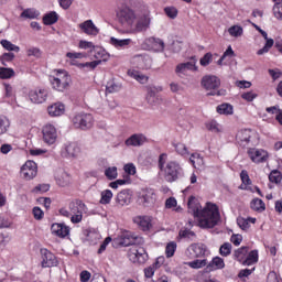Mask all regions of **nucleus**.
Returning a JSON list of instances; mask_svg holds the SVG:
<instances>
[{
    "label": "nucleus",
    "instance_id": "1",
    "mask_svg": "<svg viewBox=\"0 0 282 282\" xmlns=\"http://www.w3.org/2000/svg\"><path fill=\"white\" fill-rule=\"evenodd\" d=\"M116 17L118 23H120L122 28L128 29V34L147 32V30L151 28V21H153V17H151V11L145 10L138 15L135 13V10L127 6L119 7L116 11Z\"/></svg>",
    "mask_w": 282,
    "mask_h": 282
},
{
    "label": "nucleus",
    "instance_id": "2",
    "mask_svg": "<svg viewBox=\"0 0 282 282\" xmlns=\"http://www.w3.org/2000/svg\"><path fill=\"white\" fill-rule=\"evenodd\" d=\"M187 206L188 213L194 215L195 219L198 221L199 228H215V226L219 224V219H221L219 207L214 203H206L204 208H202L199 200L191 196Z\"/></svg>",
    "mask_w": 282,
    "mask_h": 282
},
{
    "label": "nucleus",
    "instance_id": "3",
    "mask_svg": "<svg viewBox=\"0 0 282 282\" xmlns=\"http://www.w3.org/2000/svg\"><path fill=\"white\" fill-rule=\"evenodd\" d=\"M82 58H87V53L70 51L66 53V63L72 65L73 67H77L84 72H91L102 63L101 59L80 63Z\"/></svg>",
    "mask_w": 282,
    "mask_h": 282
},
{
    "label": "nucleus",
    "instance_id": "4",
    "mask_svg": "<svg viewBox=\"0 0 282 282\" xmlns=\"http://www.w3.org/2000/svg\"><path fill=\"white\" fill-rule=\"evenodd\" d=\"M167 155L165 153L161 154L159 158V169L166 180V182H175L180 177V164L174 161H170L166 164ZM165 164V165H164Z\"/></svg>",
    "mask_w": 282,
    "mask_h": 282
},
{
    "label": "nucleus",
    "instance_id": "5",
    "mask_svg": "<svg viewBox=\"0 0 282 282\" xmlns=\"http://www.w3.org/2000/svg\"><path fill=\"white\" fill-rule=\"evenodd\" d=\"M50 84L55 91H65L72 85V75L65 69H56L50 76Z\"/></svg>",
    "mask_w": 282,
    "mask_h": 282
},
{
    "label": "nucleus",
    "instance_id": "6",
    "mask_svg": "<svg viewBox=\"0 0 282 282\" xmlns=\"http://www.w3.org/2000/svg\"><path fill=\"white\" fill-rule=\"evenodd\" d=\"M202 87L208 91L209 96H226V90L220 89L221 79L215 75H206L202 78Z\"/></svg>",
    "mask_w": 282,
    "mask_h": 282
},
{
    "label": "nucleus",
    "instance_id": "7",
    "mask_svg": "<svg viewBox=\"0 0 282 282\" xmlns=\"http://www.w3.org/2000/svg\"><path fill=\"white\" fill-rule=\"evenodd\" d=\"M70 121L75 129H80L82 131H88L94 127V116L85 111L75 112Z\"/></svg>",
    "mask_w": 282,
    "mask_h": 282
},
{
    "label": "nucleus",
    "instance_id": "8",
    "mask_svg": "<svg viewBox=\"0 0 282 282\" xmlns=\"http://www.w3.org/2000/svg\"><path fill=\"white\" fill-rule=\"evenodd\" d=\"M70 221L72 224H80L83 221V215L87 213V205L82 200H75L69 204Z\"/></svg>",
    "mask_w": 282,
    "mask_h": 282
},
{
    "label": "nucleus",
    "instance_id": "9",
    "mask_svg": "<svg viewBox=\"0 0 282 282\" xmlns=\"http://www.w3.org/2000/svg\"><path fill=\"white\" fill-rule=\"evenodd\" d=\"M128 258L132 263H147L149 253L143 247L133 245L128 252Z\"/></svg>",
    "mask_w": 282,
    "mask_h": 282
},
{
    "label": "nucleus",
    "instance_id": "10",
    "mask_svg": "<svg viewBox=\"0 0 282 282\" xmlns=\"http://www.w3.org/2000/svg\"><path fill=\"white\" fill-rule=\"evenodd\" d=\"M39 174V166L36 165V162L34 161H26L20 170V175L23 177V180H26L30 182V180H34L36 175Z\"/></svg>",
    "mask_w": 282,
    "mask_h": 282
},
{
    "label": "nucleus",
    "instance_id": "11",
    "mask_svg": "<svg viewBox=\"0 0 282 282\" xmlns=\"http://www.w3.org/2000/svg\"><path fill=\"white\" fill-rule=\"evenodd\" d=\"M50 90L46 88H33L29 91V99L34 105H43L47 101Z\"/></svg>",
    "mask_w": 282,
    "mask_h": 282
},
{
    "label": "nucleus",
    "instance_id": "12",
    "mask_svg": "<svg viewBox=\"0 0 282 282\" xmlns=\"http://www.w3.org/2000/svg\"><path fill=\"white\" fill-rule=\"evenodd\" d=\"M247 153L253 164H263V162H268L269 154L268 151L263 149L251 148Z\"/></svg>",
    "mask_w": 282,
    "mask_h": 282
},
{
    "label": "nucleus",
    "instance_id": "13",
    "mask_svg": "<svg viewBox=\"0 0 282 282\" xmlns=\"http://www.w3.org/2000/svg\"><path fill=\"white\" fill-rule=\"evenodd\" d=\"M44 142H56L58 140V130L54 123H46L42 127Z\"/></svg>",
    "mask_w": 282,
    "mask_h": 282
},
{
    "label": "nucleus",
    "instance_id": "14",
    "mask_svg": "<svg viewBox=\"0 0 282 282\" xmlns=\"http://www.w3.org/2000/svg\"><path fill=\"white\" fill-rule=\"evenodd\" d=\"M185 254L188 259H197L206 254V246L202 243H192L187 247Z\"/></svg>",
    "mask_w": 282,
    "mask_h": 282
},
{
    "label": "nucleus",
    "instance_id": "15",
    "mask_svg": "<svg viewBox=\"0 0 282 282\" xmlns=\"http://www.w3.org/2000/svg\"><path fill=\"white\" fill-rule=\"evenodd\" d=\"M42 254V268H56L58 265V259L47 249H41Z\"/></svg>",
    "mask_w": 282,
    "mask_h": 282
},
{
    "label": "nucleus",
    "instance_id": "16",
    "mask_svg": "<svg viewBox=\"0 0 282 282\" xmlns=\"http://www.w3.org/2000/svg\"><path fill=\"white\" fill-rule=\"evenodd\" d=\"M132 221L140 230H143V232H149V230L153 228V218L151 216H134Z\"/></svg>",
    "mask_w": 282,
    "mask_h": 282
},
{
    "label": "nucleus",
    "instance_id": "17",
    "mask_svg": "<svg viewBox=\"0 0 282 282\" xmlns=\"http://www.w3.org/2000/svg\"><path fill=\"white\" fill-rule=\"evenodd\" d=\"M66 106L65 104L61 102V101H56L52 105H50L46 108L47 115L50 116V118H61L62 116H65V111H66Z\"/></svg>",
    "mask_w": 282,
    "mask_h": 282
},
{
    "label": "nucleus",
    "instance_id": "18",
    "mask_svg": "<svg viewBox=\"0 0 282 282\" xmlns=\"http://www.w3.org/2000/svg\"><path fill=\"white\" fill-rule=\"evenodd\" d=\"M236 140L237 142H256L259 140V134L253 130L243 129L237 132Z\"/></svg>",
    "mask_w": 282,
    "mask_h": 282
},
{
    "label": "nucleus",
    "instance_id": "19",
    "mask_svg": "<svg viewBox=\"0 0 282 282\" xmlns=\"http://www.w3.org/2000/svg\"><path fill=\"white\" fill-rule=\"evenodd\" d=\"M151 56L149 55H134L131 58V65H133V67H138L139 69H149V67H151Z\"/></svg>",
    "mask_w": 282,
    "mask_h": 282
},
{
    "label": "nucleus",
    "instance_id": "20",
    "mask_svg": "<svg viewBox=\"0 0 282 282\" xmlns=\"http://www.w3.org/2000/svg\"><path fill=\"white\" fill-rule=\"evenodd\" d=\"M197 69L198 67L195 63L186 62V63H181L176 66L175 74L180 78H184V76H188V72H197Z\"/></svg>",
    "mask_w": 282,
    "mask_h": 282
},
{
    "label": "nucleus",
    "instance_id": "21",
    "mask_svg": "<svg viewBox=\"0 0 282 282\" xmlns=\"http://www.w3.org/2000/svg\"><path fill=\"white\" fill-rule=\"evenodd\" d=\"M176 120L180 127H188V124H191V109L187 107L178 108L176 112Z\"/></svg>",
    "mask_w": 282,
    "mask_h": 282
},
{
    "label": "nucleus",
    "instance_id": "22",
    "mask_svg": "<svg viewBox=\"0 0 282 282\" xmlns=\"http://www.w3.org/2000/svg\"><path fill=\"white\" fill-rule=\"evenodd\" d=\"M79 30L84 32V34H87V36H98L100 33V29L94 24V21L86 20L85 22L79 24Z\"/></svg>",
    "mask_w": 282,
    "mask_h": 282
},
{
    "label": "nucleus",
    "instance_id": "23",
    "mask_svg": "<svg viewBox=\"0 0 282 282\" xmlns=\"http://www.w3.org/2000/svg\"><path fill=\"white\" fill-rule=\"evenodd\" d=\"M51 232L59 239H65L69 235V228L65 224L55 223L51 226Z\"/></svg>",
    "mask_w": 282,
    "mask_h": 282
},
{
    "label": "nucleus",
    "instance_id": "24",
    "mask_svg": "<svg viewBox=\"0 0 282 282\" xmlns=\"http://www.w3.org/2000/svg\"><path fill=\"white\" fill-rule=\"evenodd\" d=\"M135 241H138V236H134L131 231H122L119 236L120 246H134Z\"/></svg>",
    "mask_w": 282,
    "mask_h": 282
},
{
    "label": "nucleus",
    "instance_id": "25",
    "mask_svg": "<svg viewBox=\"0 0 282 282\" xmlns=\"http://www.w3.org/2000/svg\"><path fill=\"white\" fill-rule=\"evenodd\" d=\"M80 148H78V144L76 142L67 143L62 150V155H64V158H78Z\"/></svg>",
    "mask_w": 282,
    "mask_h": 282
},
{
    "label": "nucleus",
    "instance_id": "26",
    "mask_svg": "<svg viewBox=\"0 0 282 282\" xmlns=\"http://www.w3.org/2000/svg\"><path fill=\"white\" fill-rule=\"evenodd\" d=\"M140 200L143 206H153V204H155V192H153V189H143Z\"/></svg>",
    "mask_w": 282,
    "mask_h": 282
},
{
    "label": "nucleus",
    "instance_id": "27",
    "mask_svg": "<svg viewBox=\"0 0 282 282\" xmlns=\"http://www.w3.org/2000/svg\"><path fill=\"white\" fill-rule=\"evenodd\" d=\"M261 36H263L265 44L262 48H260L257 54L258 56H263V54H268L270 50L274 46V40L268 37V33L265 31H261Z\"/></svg>",
    "mask_w": 282,
    "mask_h": 282
},
{
    "label": "nucleus",
    "instance_id": "28",
    "mask_svg": "<svg viewBox=\"0 0 282 282\" xmlns=\"http://www.w3.org/2000/svg\"><path fill=\"white\" fill-rule=\"evenodd\" d=\"M158 91H162V86L150 87L148 89L147 100L149 105H158V102L160 101V96L158 95Z\"/></svg>",
    "mask_w": 282,
    "mask_h": 282
},
{
    "label": "nucleus",
    "instance_id": "29",
    "mask_svg": "<svg viewBox=\"0 0 282 282\" xmlns=\"http://www.w3.org/2000/svg\"><path fill=\"white\" fill-rule=\"evenodd\" d=\"M133 43V40L131 39H117V37H110L109 44L112 45V47H116V50H124V47H129Z\"/></svg>",
    "mask_w": 282,
    "mask_h": 282
},
{
    "label": "nucleus",
    "instance_id": "30",
    "mask_svg": "<svg viewBox=\"0 0 282 282\" xmlns=\"http://www.w3.org/2000/svg\"><path fill=\"white\" fill-rule=\"evenodd\" d=\"M55 180L58 186L65 187L69 186V174L63 170H57L55 173Z\"/></svg>",
    "mask_w": 282,
    "mask_h": 282
},
{
    "label": "nucleus",
    "instance_id": "31",
    "mask_svg": "<svg viewBox=\"0 0 282 282\" xmlns=\"http://www.w3.org/2000/svg\"><path fill=\"white\" fill-rule=\"evenodd\" d=\"M117 204H119V206H129V204H131V193L128 189L118 193Z\"/></svg>",
    "mask_w": 282,
    "mask_h": 282
},
{
    "label": "nucleus",
    "instance_id": "32",
    "mask_svg": "<svg viewBox=\"0 0 282 282\" xmlns=\"http://www.w3.org/2000/svg\"><path fill=\"white\" fill-rule=\"evenodd\" d=\"M216 111L220 116H232V113H235V107H232V105L230 104L225 102L217 106Z\"/></svg>",
    "mask_w": 282,
    "mask_h": 282
},
{
    "label": "nucleus",
    "instance_id": "33",
    "mask_svg": "<svg viewBox=\"0 0 282 282\" xmlns=\"http://www.w3.org/2000/svg\"><path fill=\"white\" fill-rule=\"evenodd\" d=\"M128 76H130V78H134V80H137L141 85H145V83H149V77L135 69H129Z\"/></svg>",
    "mask_w": 282,
    "mask_h": 282
},
{
    "label": "nucleus",
    "instance_id": "34",
    "mask_svg": "<svg viewBox=\"0 0 282 282\" xmlns=\"http://www.w3.org/2000/svg\"><path fill=\"white\" fill-rule=\"evenodd\" d=\"M237 224L239 226L240 229L242 230H250V224H257V218H252V217H248V218H243V217H238L237 218Z\"/></svg>",
    "mask_w": 282,
    "mask_h": 282
},
{
    "label": "nucleus",
    "instance_id": "35",
    "mask_svg": "<svg viewBox=\"0 0 282 282\" xmlns=\"http://www.w3.org/2000/svg\"><path fill=\"white\" fill-rule=\"evenodd\" d=\"M228 34L231 39H241V36H243V26L240 24L231 25L228 29Z\"/></svg>",
    "mask_w": 282,
    "mask_h": 282
},
{
    "label": "nucleus",
    "instance_id": "36",
    "mask_svg": "<svg viewBox=\"0 0 282 282\" xmlns=\"http://www.w3.org/2000/svg\"><path fill=\"white\" fill-rule=\"evenodd\" d=\"M21 19H39L41 12L34 8L24 9L21 13Z\"/></svg>",
    "mask_w": 282,
    "mask_h": 282
},
{
    "label": "nucleus",
    "instance_id": "37",
    "mask_svg": "<svg viewBox=\"0 0 282 282\" xmlns=\"http://www.w3.org/2000/svg\"><path fill=\"white\" fill-rule=\"evenodd\" d=\"M259 261V251L252 250L248 253L246 260L243 261V265H254Z\"/></svg>",
    "mask_w": 282,
    "mask_h": 282
},
{
    "label": "nucleus",
    "instance_id": "38",
    "mask_svg": "<svg viewBox=\"0 0 282 282\" xmlns=\"http://www.w3.org/2000/svg\"><path fill=\"white\" fill-rule=\"evenodd\" d=\"M234 257L235 259H237V261H239V263H242L243 265V261H246V257H248V247H241L239 249H237L234 252Z\"/></svg>",
    "mask_w": 282,
    "mask_h": 282
},
{
    "label": "nucleus",
    "instance_id": "39",
    "mask_svg": "<svg viewBox=\"0 0 282 282\" xmlns=\"http://www.w3.org/2000/svg\"><path fill=\"white\" fill-rule=\"evenodd\" d=\"M102 239V236L100 235V231L93 229L87 235V241L91 243V246H96Z\"/></svg>",
    "mask_w": 282,
    "mask_h": 282
},
{
    "label": "nucleus",
    "instance_id": "40",
    "mask_svg": "<svg viewBox=\"0 0 282 282\" xmlns=\"http://www.w3.org/2000/svg\"><path fill=\"white\" fill-rule=\"evenodd\" d=\"M145 42L151 43L153 50H155L156 52H164V41L155 37H149L148 40H145Z\"/></svg>",
    "mask_w": 282,
    "mask_h": 282
},
{
    "label": "nucleus",
    "instance_id": "41",
    "mask_svg": "<svg viewBox=\"0 0 282 282\" xmlns=\"http://www.w3.org/2000/svg\"><path fill=\"white\" fill-rule=\"evenodd\" d=\"M56 21H58V13H56L55 11L46 13L43 18L44 25H54Z\"/></svg>",
    "mask_w": 282,
    "mask_h": 282
},
{
    "label": "nucleus",
    "instance_id": "42",
    "mask_svg": "<svg viewBox=\"0 0 282 282\" xmlns=\"http://www.w3.org/2000/svg\"><path fill=\"white\" fill-rule=\"evenodd\" d=\"M104 175H106L107 180L113 181L118 180V167L117 166H108L104 171Z\"/></svg>",
    "mask_w": 282,
    "mask_h": 282
},
{
    "label": "nucleus",
    "instance_id": "43",
    "mask_svg": "<svg viewBox=\"0 0 282 282\" xmlns=\"http://www.w3.org/2000/svg\"><path fill=\"white\" fill-rule=\"evenodd\" d=\"M100 204H111V199H113V192H111V189H105L100 193Z\"/></svg>",
    "mask_w": 282,
    "mask_h": 282
},
{
    "label": "nucleus",
    "instance_id": "44",
    "mask_svg": "<svg viewBox=\"0 0 282 282\" xmlns=\"http://www.w3.org/2000/svg\"><path fill=\"white\" fill-rule=\"evenodd\" d=\"M189 162L193 164L194 169H202V166H204V158L197 153L191 155Z\"/></svg>",
    "mask_w": 282,
    "mask_h": 282
},
{
    "label": "nucleus",
    "instance_id": "45",
    "mask_svg": "<svg viewBox=\"0 0 282 282\" xmlns=\"http://www.w3.org/2000/svg\"><path fill=\"white\" fill-rule=\"evenodd\" d=\"M10 131V119L6 116H0V135Z\"/></svg>",
    "mask_w": 282,
    "mask_h": 282
},
{
    "label": "nucleus",
    "instance_id": "46",
    "mask_svg": "<svg viewBox=\"0 0 282 282\" xmlns=\"http://www.w3.org/2000/svg\"><path fill=\"white\" fill-rule=\"evenodd\" d=\"M206 129H208V131H213V133H221V131H224V126L219 124L215 120H212L206 123Z\"/></svg>",
    "mask_w": 282,
    "mask_h": 282
},
{
    "label": "nucleus",
    "instance_id": "47",
    "mask_svg": "<svg viewBox=\"0 0 282 282\" xmlns=\"http://www.w3.org/2000/svg\"><path fill=\"white\" fill-rule=\"evenodd\" d=\"M0 43L2 47L7 50V52H15V53L21 52V47L17 46V44H12V42L8 40H2Z\"/></svg>",
    "mask_w": 282,
    "mask_h": 282
},
{
    "label": "nucleus",
    "instance_id": "48",
    "mask_svg": "<svg viewBox=\"0 0 282 282\" xmlns=\"http://www.w3.org/2000/svg\"><path fill=\"white\" fill-rule=\"evenodd\" d=\"M207 264H208V262L206 259L193 260V261L186 263V265H188V268H192L193 270H199L202 268H206Z\"/></svg>",
    "mask_w": 282,
    "mask_h": 282
},
{
    "label": "nucleus",
    "instance_id": "49",
    "mask_svg": "<svg viewBox=\"0 0 282 282\" xmlns=\"http://www.w3.org/2000/svg\"><path fill=\"white\" fill-rule=\"evenodd\" d=\"M251 208L258 213H263V210H265V203H263V200L260 198H254L251 202Z\"/></svg>",
    "mask_w": 282,
    "mask_h": 282
},
{
    "label": "nucleus",
    "instance_id": "50",
    "mask_svg": "<svg viewBox=\"0 0 282 282\" xmlns=\"http://www.w3.org/2000/svg\"><path fill=\"white\" fill-rule=\"evenodd\" d=\"M178 237L181 239H188V241H195V231H191V229H181L178 232Z\"/></svg>",
    "mask_w": 282,
    "mask_h": 282
},
{
    "label": "nucleus",
    "instance_id": "51",
    "mask_svg": "<svg viewBox=\"0 0 282 282\" xmlns=\"http://www.w3.org/2000/svg\"><path fill=\"white\" fill-rule=\"evenodd\" d=\"M149 138H147V134L144 133H134L129 137V139L126 140V142H148Z\"/></svg>",
    "mask_w": 282,
    "mask_h": 282
},
{
    "label": "nucleus",
    "instance_id": "52",
    "mask_svg": "<svg viewBox=\"0 0 282 282\" xmlns=\"http://www.w3.org/2000/svg\"><path fill=\"white\" fill-rule=\"evenodd\" d=\"M165 208H173L175 213H182V207L177 206L175 197H170L165 200Z\"/></svg>",
    "mask_w": 282,
    "mask_h": 282
},
{
    "label": "nucleus",
    "instance_id": "53",
    "mask_svg": "<svg viewBox=\"0 0 282 282\" xmlns=\"http://www.w3.org/2000/svg\"><path fill=\"white\" fill-rule=\"evenodd\" d=\"M14 77V69L8 67L0 68V78L3 80Z\"/></svg>",
    "mask_w": 282,
    "mask_h": 282
},
{
    "label": "nucleus",
    "instance_id": "54",
    "mask_svg": "<svg viewBox=\"0 0 282 282\" xmlns=\"http://www.w3.org/2000/svg\"><path fill=\"white\" fill-rule=\"evenodd\" d=\"M225 267L226 263H224V259L219 257L214 258L210 262V268H213L214 270H221Z\"/></svg>",
    "mask_w": 282,
    "mask_h": 282
},
{
    "label": "nucleus",
    "instance_id": "55",
    "mask_svg": "<svg viewBox=\"0 0 282 282\" xmlns=\"http://www.w3.org/2000/svg\"><path fill=\"white\" fill-rule=\"evenodd\" d=\"M120 84H116V82H108L106 85V91L107 94H116L117 91H120Z\"/></svg>",
    "mask_w": 282,
    "mask_h": 282
},
{
    "label": "nucleus",
    "instance_id": "56",
    "mask_svg": "<svg viewBox=\"0 0 282 282\" xmlns=\"http://www.w3.org/2000/svg\"><path fill=\"white\" fill-rule=\"evenodd\" d=\"M219 252L221 257H228L230 252H232V245H230V242H225L220 246Z\"/></svg>",
    "mask_w": 282,
    "mask_h": 282
},
{
    "label": "nucleus",
    "instance_id": "57",
    "mask_svg": "<svg viewBox=\"0 0 282 282\" xmlns=\"http://www.w3.org/2000/svg\"><path fill=\"white\" fill-rule=\"evenodd\" d=\"M175 150L180 155H188V148H186V144L184 142H177L174 144Z\"/></svg>",
    "mask_w": 282,
    "mask_h": 282
},
{
    "label": "nucleus",
    "instance_id": "58",
    "mask_svg": "<svg viewBox=\"0 0 282 282\" xmlns=\"http://www.w3.org/2000/svg\"><path fill=\"white\" fill-rule=\"evenodd\" d=\"M42 54L43 53L41 52V48H39V47L31 46L26 50V55L34 56V58H41Z\"/></svg>",
    "mask_w": 282,
    "mask_h": 282
},
{
    "label": "nucleus",
    "instance_id": "59",
    "mask_svg": "<svg viewBox=\"0 0 282 282\" xmlns=\"http://www.w3.org/2000/svg\"><path fill=\"white\" fill-rule=\"evenodd\" d=\"M175 250H177V243L175 242H170L167 243L166 248H165V254L166 257L170 259L171 257H173V254H175Z\"/></svg>",
    "mask_w": 282,
    "mask_h": 282
},
{
    "label": "nucleus",
    "instance_id": "60",
    "mask_svg": "<svg viewBox=\"0 0 282 282\" xmlns=\"http://www.w3.org/2000/svg\"><path fill=\"white\" fill-rule=\"evenodd\" d=\"M164 12L169 19H177V8L175 7H166Z\"/></svg>",
    "mask_w": 282,
    "mask_h": 282
},
{
    "label": "nucleus",
    "instance_id": "61",
    "mask_svg": "<svg viewBox=\"0 0 282 282\" xmlns=\"http://www.w3.org/2000/svg\"><path fill=\"white\" fill-rule=\"evenodd\" d=\"M269 180L273 184H279V182H281V172L273 170L269 175Z\"/></svg>",
    "mask_w": 282,
    "mask_h": 282
},
{
    "label": "nucleus",
    "instance_id": "62",
    "mask_svg": "<svg viewBox=\"0 0 282 282\" xmlns=\"http://www.w3.org/2000/svg\"><path fill=\"white\" fill-rule=\"evenodd\" d=\"M273 17L278 21H282V4L273 6L272 8Z\"/></svg>",
    "mask_w": 282,
    "mask_h": 282
},
{
    "label": "nucleus",
    "instance_id": "63",
    "mask_svg": "<svg viewBox=\"0 0 282 282\" xmlns=\"http://www.w3.org/2000/svg\"><path fill=\"white\" fill-rule=\"evenodd\" d=\"M96 47L93 42L80 40L78 43L79 50H94Z\"/></svg>",
    "mask_w": 282,
    "mask_h": 282
},
{
    "label": "nucleus",
    "instance_id": "64",
    "mask_svg": "<svg viewBox=\"0 0 282 282\" xmlns=\"http://www.w3.org/2000/svg\"><path fill=\"white\" fill-rule=\"evenodd\" d=\"M123 171H124V173H127V175H135V173H137L135 164H133V163L126 164L123 166Z\"/></svg>",
    "mask_w": 282,
    "mask_h": 282
}]
</instances>
